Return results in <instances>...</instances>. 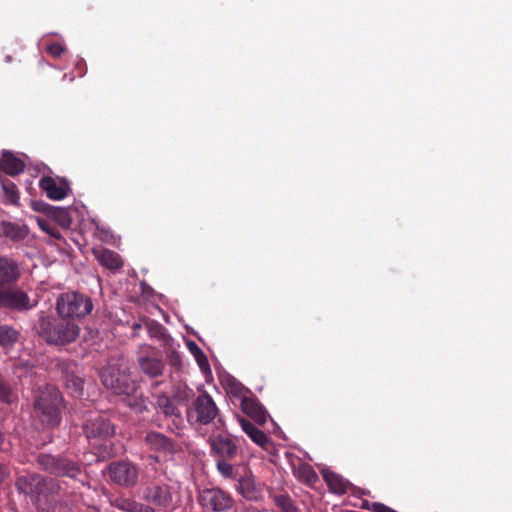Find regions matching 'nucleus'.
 <instances>
[{"label": "nucleus", "mask_w": 512, "mask_h": 512, "mask_svg": "<svg viewBox=\"0 0 512 512\" xmlns=\"http://www.w3.org/2000/svg\"><path fill=\"white\" fill-rule=\"evenodd\" d=\"M101 381L114 394L123 396V402L129 407L140 412L146 408L142 393L126 368L115 365L105 367L101 373Z\"/></svg>", "instance_id": "f257e3e1"}, {"label": "nucleus", "mask_w": 512, "mask_h": 512, "mask_svg": "<svg viewBox=\"0 0 512 512\" xmlns=\"http://www.w3.org/2000/svg\"><path fill=\"white\" fill-rule=\"evenodd\" d=\"M79 333L80 327L72 320L56 319L44 312L39 314V334L50 344H69L78 338Z\"/></svg>", "instance_id": "f03ea898"}, {"label": "nucleus", "mask_w": 512, "mask_h": 512, "mask_svg": "<svg viewBox=\"0 0 512 512\" xmlns=\"http://www.w3.org/2000/svg\"><path fill=\"white\" fill-rule=\"evenodd\" d=\"M63 399L59 390L53 385H45L36 390L33 409L42 424L55 426L61 420Z\"/></svg>", "instance_id": "7ed1b4c3"}, {"label": "nucleus", "mask_w": 512, "mask_h": 512, "mask_svg": "<svg viewBox=\"0 0 512 512\" xmlns=\"http://www.w3.org/2000/svg\"><path fill=\"white\" fill-rule=\"evenodd\" d=\"M15 486L19 493L29 496L32 501H40L41 498H47L59 490V485L54 479L35 473L19 476Z\"/></svg>", "instance_id": "20e7f679"}, {"label": "nucleus", "mask_w": 512, "mask_h": 512, "mask_svg": "<svg viewBox=\"0 0 512 512\" xmlns=\"http://www.w3.org/2000/svg\"><path fill=\"white\" fill-rule=\"evenodd\" d=\"M187 420L192 425H208L217 419L221 427L225 422L219 416V409L213 398L205 391L200 393L186 411Z\"/></svg>", "instance_id": "39448f33"}, {"label": "nucleus", "mask_w": 512, "mask_h": 512, "mask_svg": "<svg viewBox=\"0 0 512 512\" xmlns=\"http://www.w3.org/2000/svg\"><path fill=\"white\" fill-rule=\"evenodd\" d=\"M93 309L91 299L81 293L66 292L59 295L56 301V310L60 318L69 320L83 318Z\"/></svg>", "instance_id": "423d86ee"}, {"label": "nucleus", "mask_w": 512, "mask_h": 512, "mask_svg": "<svg viewBox=\"0 0 512 512\" xmlns=\"http://www.w3.org/2000/svg\"><path fill=\"white\" fill-rule=\"evenodd\" d=\"M37 303L25 290L14 284L0 286V309L23 313L35 308Z\"/></svg>", "instance_id": "0eeeda50"}, {"label": "nucleus", "mask_w": 512, "mask_h": 512, "mask_svg": "<svg viewBox=\"0 0 512 512\" xmlns=\"http://www.w3.org/2000/svg\"><path fill=\"white\" fill-rule=\"evenodd\" d=\"M37 462L43 470L57 476L75 478L81 471L80 466L77 463L65 458L54 457L49 454L39 455Z\"/></svg>", "instance_id": "6e6552de"}, {"label": "nucleus", "mask_w": 512, "mask_h": 512, "mask_svg": "<svg viewBox=\"0 0 512 512\" xmlns=\"http://www.w3.org/2000/svg\"><path fill=\"white\" fill-rule=\"evenodd\" d=\"M37 462L43 470L57 476L75 478L81 471L80 466L77 463L65 458L54 457L49 454L39 455Z\"/></svg>", "instance_id": "1a4fd4ad"}, {"label": "nucleus", "mask_w": 512, "mask_h": 512, "mask_svg": "<svg viewBox=\"0 0 512 512\" xmlns=\"http://www.w3.org/2000/svg\"><path fill=\"white\" fill-rule=\"evenodd\" d=\"M199 502L202 507L214 512L227 511L233 504L231 496L219 488L204 489L201 491Z\"/></svg>", "instance_id": "9d476101"}, {"label": "nucleus", "mask_w": 512, "mask_h": 512, "mask_svg": "<svg viewBox=\"0 0 512 512\" xmlns=\"http://www.w3.org/2000/svg\"><path fill=\"white\" fill-rule=\"evenodd\" d=\"M111 480L121 486H134L138 480V469L129 461L113 462L108 467Z\"/></svg>", "instance_id": "9b49d317"}, {"label": "nucleus", "mask_w": 512, "mask_h": 512, "mask_svg": "<svg viewBox=\"0 0 512 512\" xmlns=\"http://www.w3.org/2000/svg\"><path fill=\"white\" fill-rule=\"evenodd\" d=\"M208 442L211 447V455L216 459H234L238 454V444L230 435H212Z\"/></svg>", "instance_id": "f8f14e48"}, {"label": "nucleus", "mask_w": 512, "mask_h": 512, "mask_svg": "<svg viewBox=\"0 0 512 512\" xmlns=\"http://www.w3.org/2000/svg\"><path fill=\"white\" fill-rule=\"evenodd\" d=\"M21 275L22 266L20 262L9 256H0V286L17 283Z\"/></svg>", "instance_id": "ddd939ff"}, {"label": "nucleus", "mask_w": 512, "mask_h": 512, "mask_svg": "<svg viewBox=\"0 0 512 512\" xmlns=\"http://www.w3.org/2000/svg\"><path fill=\"white\" fill-rule=\"evenodd\" d=\"M87 438H108L114 434V426L104 417L96 416L84 425Z\"/></svg>", "instance_id": "4468645a"}, {"label": "nucleus", "mask_w": 512, "mask_h": 512, "mask_svg": "<svg viewBox=\"0 0 512 512\" xmlns=\"http://www.w3.org/2000/svg\"><path fill=\"white\" fill-rule=\"evenodd\" d=\"M145 499L164 509H171L173 506V497L167 485H154L147 489Z\"/></svg>", "instance_id": "2eb2a0df"}, {"label": "nucleus", "mask_w": 512, "mask_h": 512, "mask_svg": "<svg viewBox=\"0 0 512 512\" xmlns=\"http://www.w3.org/2000/svg\"><path fill=\"white\" fill-rule=\"evenodd\" d=\"M39 187L45 191L48 198L56 201L64 199L69 192V186L66 182H57L50 176L41 178Z\"/></svg>", "instance_id": "dca6fc26"}, {"label": "nucleus", "mask_w": 512, "mask_h": 512, "mask_svg": "<svg viewBox=\"0 0 512 512\" xmlns=\"http://www.w3.org/2000/svg\"><path fill=\"white\" fill-rule=\"evenodd\" d=\"M242 411L258 424H264L267 420V411L254 398L244 397L241 401Z\"/></svg>", "instance_id": "f3484780"}, {"label": "nucleus", "mask_w": 512, "mask_h": 512, "mask_svg": "<svg viewBox=\"0 0 512 512\" xmlns=\"http://www.w3.org/2000/svg\"><path fill=\"white\" fill-rule=\"evenodd\" d=\"M238 422L242 430L255 444L263 449L267 448V446L270 444V439L262 430L258 429L249 420L243 417L238 416Z\"/></svg>", "instance_id": "a211bd4d"}, {"label": "nucleus", "mask_w": 512, "mask_h": 512, "mask_svg": "<svg viewBox=\"0 0 512 512\" xmlns=\"http://www.w3.org/2000/svg\"><path fill=\"white\" fill-rule=\"evenodd\" d=\"M0 235L17 242L26 238L28 228L24 224L2 221L0 222Z\"/></svg>", "instance_id": "6ab92c4d"}, {"label": "nucleus", "mask_w": 512, "mask_h": 512, "mask_svg": "<svg viewBox=\"0 0 512 512\" xmlns=\"http://www.w3.org/2000/svg\"><path fill=\"white\" fill-rule=\"evenodd\" d=\"M237 491L247 500L256 501L261 498V489L251 476H244L238 480Z\"/></svg>", "instance_id": "aec40b11"}, {"label": "nucleus", "mask_w": 512, "mask_h": 512, "mask_svg": "<svg viewBox=\"0 0 512 512\" xmlns=\"http://www.w3.org/2000/svg\"><path fill=\"white\" fill-rule=\"evenodd\" d=\"M0 167L5 173L15 176L24 171L25 163L13 153L4 151L1 157Z\"/></svg>", "instance_id": "412c9836"}, {"label": "nucleus", "mask_w": 512, "mask_h": 512, "mask_svg": "<svg viewBox=\"0 0 512 512\" xmlns=\"http://www.w3.org/2000/svg\"><path fill=\"white\" fill-rule=\"evenodd\" d=\"M95 257L97 258L98 262L110 269V270H117L120 269L123 266V261L118 253L115 251L109 250V249H101L94 251Z\"/></svg>", "instance_id": "4be33fe9"}, {"label": "nucleus", "mask_w": 512, "mask_h": 512, "mask_svg": "<svg viewBox=\"0 0 512 512\" xmlns=\"http://www.w3.org/2000/svg\"><path fill=\"white\" fill-rule=\"evenodd\" d=\"M145 443L153 451L169 452L173 449V444L169 438L159 432H150L145 436Z\"/></svg>", "instance_id": "5701e85b"}, {"label": "nucleus", "mask_w": 512, "mask_h": 512, "mask_svg": "<svg viewBox=\"0 0 512 512\" xmlns=\"http://www.w3.org/2000/svg\"><path fill=\"white\" fill-rule=\"evenodd\" d=\"M20 331L9 324L0 325V347L5 350L14 348L20 339Z\"/></svg>", "instance_id": "b1692460"}, {"label": "nucleus", "mask_w": 512, "mask_h": 512, "mask_svg": "<svg viewBox=\"0 0 512 512\" xmlns=\"http://www.w3.org/2000/svg\"><path fill=\"white\" fill-rule=\"evenodd\" d=\"M138 362L141 371L149 377H158L163 373L164 364L160 359L145 356L140 357Z\"/></svg>", "instance_id": "393cba45"}, {"label": "nucleus", "mask_w": 512, "mask_h": 512, "mask_svg": "<svg viewBox=\"0 0 512 512\" xmlns=\"http://www.w3.org/2000/svg\"><path fill=\"white\" fill-rule=\"evenodd\" d=\"M156 406L167 417L179 418L181 415L178 407L166 394H160L157 396Z\"/></svg>", "instance_id": "a878e982"}, {"label": "nucleus", "mask_w": 512, "mask_h": 512, "mask_svg": "<svg viewBox=\"0 0 512 512\" xmlns=\"http://www.w3.org/2000/svg\"><path fill=\"white\" fill-rule=\"evenodd\" d=\"M324 478L329 486V489L335 494H344L346 492L347 484L339 475L327 472L324 473Z\"/></svg>", "instance_id": "bb28decb"}, {"label": "nucleus", "mask_w": 512, "mask_h": 512, "mask_svg": "<svg viewBox=\"0 0 512 512\" xmlns=\"http://www.w3.org/2000/svg\"><path fill=\"white\" fill-rule=\"evenodd\" d=\"M2 189L4 192V203L11 205L19 204V190L17 186L10 180L2 181Z\"/></svg>", "instance_id": "cd10ccee"}, {"label": "nucleus", "mask_w": 512, "mask_h": 512, "mask_svg": "<svg viewBox=\"0 0 512 512\" xmlns=\"http://www.w3.org/2000/svg\"><path fill=\"white\" fill-rule=\"evenodd\" d=\"M232 459H216V468L219 474L225 478L233 480L236 477L234 466L230 463Z\"/></svg>", "instance_id": "c85d7f7f"}, {"label": "nucleus", "mask_w": 512, "mask_h": 512, "mask_svg": "<svg viewBox=\"0 0 512 512\" xmlns=\"http://www.w3.org/2000/svg\"><path fill=\"white\" fill-rule=\"evenodd\" d=\"M273 501L275 505L281 510V512H300L298 508L293 504L291 498L287 495H274Z\"/></svg>", "instance_id": "c756f323"}, {"label": "nucleus", "mask_w": 512, "mask_h": 512, "mask_svg": "<svg viewBox=\"0 0 512 512\" xmlns=\"http://www.w3.org/2000/svg\"><path fill=\"white\" fill-rule=\"evenodd\" d=\"M14 400V394L10 384L0 375V402L11 403Z\"/></svg>", "instance_id": "7c9ffc66"}, {"label": "nucleus", "mask_w": 512, "mask_h": 512, "mask_svg": "<svg viewBox=\"0 0 512 512\" xmlns=\"http://www.w3.org/2000/svg\"><path fill=\"white\" fill-rule=\"evenodd\" d=\"M137 501L130 498L117 497L112 501V505L125 512H134Z\"/></svg>", "instance_id": "2f4dec72"}, {"label": "nucleus", "mask_w": 512, "mask_h": 512, "mask_svg": "<svg viewBox=\"0 0 512 512\" xmlns=\"http://www.w3.org/2000/svg\"><path fill=\"white\" fill-rule=\"evenodd\" d=\"M38 224H39L40 228L44 232H46L48 235H50L51 237H53L55 239L62 238L60 230L56 226H54L51 222H49L47 220H38Z\"/></svg>", "instance_id": "473e14b6"}, {"label": "nucleus", "mask_w": 512, "mask_h": 512, "mask_svg": "<svg viewBox=\"0 0 512 512\" xmlns=\"http://www.w3.org/2000/svg\"><path fill=\"white\" fill-rule=\"evenodd\" d=\"M146 325L151 337L161 339L165 336V328L161 324L155 321H149Z\"/></svg>", "instance_id": "72a5a7b5"}, {"label": "nucleus", "mask_w": 512, "mask_h": 512, "mask_svg": "<svg viewBox=\"0 0 512 512\" xmlns=\"http://www.w3.org/2000/svg\"><path fill=\"white\" fill-rule=\"evenodd\" d=\"M300 473L308 483H313L317 480V474L309 465H303L300 467Z\"/></svg>", "instance_id": "f704fd0d"}, {"label": "nucleus", "mask_w": 512, "mask_h": 512, "mask_svg": "<svg viewBox=\"0 0 512 512\" xmlns=\"http://www.w3.org/2000/svg\"><path fill=\"white\" fill-rule=\"evenodd\" d=\"M368 508L373 512H397L394 509L380 502H373Z\"/></svg>", "instance_id": "c9c22d12"}, {"label": "nucleus", "mask_w": 512, "mask_h": 512, "mask_svg": "<svg viewBox=\"0 0 512 512\" xmlns=\"http://www.w3.org/2000/svg\"><path fill=\"white\" fill-rule=\"evenodd\" d=\"M47 51L54 57H59L63 51H64V48L62 47V45L58 44V43H54V44H51L47 47Z\"/></svg>", "instance_id": "e433bc0d"}, {"label": "nucleus", "mask_w": 512, "mask_h": 512, "mask_svg": "<svg viewBox=\"0 0 512 512\" xmlns=\"http://www.w3.org/2000/svg\"><path fill=\"white\" fill-rule=\"evenodd\" d=\"M188 347H189V350L195 356V358H198V356H200L206 362V356L204 355L203 351L198 347L197 344H195L194 342H190L188 344Z\"/></svg>", "instance_id": "4c0bfd02"}, {"label": "nucleus", "mask_w": 512, "mask_h": 512, "mask_svg": "<svg viewBox=\"0 0 512 512\" xmlns=\"http://www.w3.org/2000/svg\"><path fill=\"white\" fill-rule=\"evenodd\" d=\"M134 512H155L154 508L137 502Z\"/></svg>", "instance_id": "58836bf2"}, {"label": "nucleus", "mask_w": 512, "mask_h": 512, "mask_svg": "<svg viewBox=\"0 0 512 512\" xmlns=\"http://www.w3.org/2000/svg\"><path fill=\"white\" fill-rule=\"evenodd\" d=\"M59 216L61 219V224L63 226H68L71 222L70 218L68 217L67 212L64 209L59 210Z\"/></svg>", "instance_id": "ea45409f"}, {"label": "nucleus", "mask_w": 512, "mask_h": 512, "mask_svg": "<svg viewBox=\"0 0 512 512\" xmlns=\"http://www.w3.org/2000/svg\"><path fill=\"white\" fill-rule=\"evenodd\" d=\"M10 472L7 466L0 464V484L9 476Z\"/></svg>", "instance_id": "a19ab883"}, {"label": "nucleus", "mask_w": 512, "mask_h": 512, "mask_svg": "<svg viewBox=\"0 0 512 512\" xmlns=\"http://www.w3.org/2000/svg\"><path fill=\"white\" fill-rule=\"evenodd\" d=\"M73 385L75 386L76 390L81 391L82 390V380L80 378H76L72 380Z\"/></svg>", "instance_id": "79ce46f5"}, {"label": "nucleus", "mask_w": 512, "mask_h": 512, "mask_svg": "<svg viewBox=\"0 0 512 512\" xmlns=\"http://www.w3.org/2000/svg\"><path fill=\"white\" fill-rule=\"evenodd\" d=\"M198 364L200 365L201 368H203L204 366H207L208 365V362L204 361L203 358H201L200 356H198V358H196Z\"/></svg>", "instance_id": "37998d69"}, {"label": "nucleus", "mask_w": 512, "mask_h": 512, "mask_svg": "<svg viewBox=\"0 0 512 512\" xmlns=\"http://www.w3.org/2000/svg\"><path fill=\"white\" fill-rule=\"evenodd\" d=\"M176 360H179V355H178V353L175 352L171 356V361H172V363H175Z\"/></svg>", "instance_id": "c03bdc74"}, {"label": "nucleus", "mask_w": 512, "mask_h": 512, "mask_svg": "<svg viewBox=\"0 0 512 512\" xmlns=\"http://www.w3.org/2000/svg\"><path fill=\"white\" fill-rule=\"evenodd\" d=\"M132 328H133V330H138V329L141 328V324L140 323H134Z\"/></svg>", "instance_id": "a18cd8bd"}]
</instances>
